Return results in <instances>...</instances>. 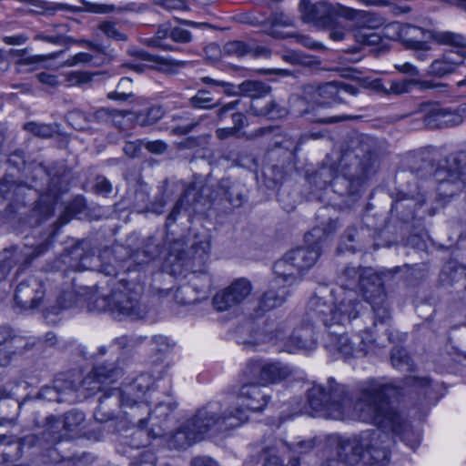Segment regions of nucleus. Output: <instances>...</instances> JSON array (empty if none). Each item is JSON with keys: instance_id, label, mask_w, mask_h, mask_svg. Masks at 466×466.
Segmentation results:
<instances>
[{"instance_id": "41", "label": "nucleus", "mask_w": 466, "mask_h": 466, "mask_svg": "<svg viewBox=\"0 0 466 466\" xmlns=\"http://www.w3.org/2000/svg\"><path fill=\"white\" fill-rule=\"evenodd\" d=\"M429 128H441L443 108L434 104H423L416 113Z\"/></svg>"}, {"instance_id": "38", "label": "nucleus", "mask_w": 466, "mask_h": 466, "mask_svg": "<svg viewBox=\"0 0 466 466\" xmlns=\"http://www.w3.org/2000/svg\"><path fill=\"white\" fill-rule=\"evenodd\" d=\"M289 295L288 287L279 285L273 287V279L269 283V289L263 293L258 302V309L261 312L270 310L284 303Z\"/></svg>"}, {"instance_id": "14", "label": "nucleus", "mask_w": 466, "mask_h": 466, "mask_svg": "<svg viewBox=\"0 0 466 466\" xmlns=\"http://www.w3.org/2000/svg\"><path fill=\"white\" fill-rule=\"evenodd\" d=\"M58 439L59 435L53 434L51 431H43L41 436L29 434L22 439H15L13 435H6L0 432V445L5 446V449L2 451V455L6 461L17 460L22 456L25 447H44L46 443H53L58 441Z\"/></svg>"}, {"instance_id": "2", "label": "nucleus", "mask_w": 466, "mask_h": 466, "mask_svg": "<svg viewBox=\"0 0 466 466\" xmlns=\"http://www.w3.org/2000/svg\"><path fill=\"white\" fill-rule=\"evenodd\" d=\"M378 154L376 138L350 133L339 151L327 155L318 168L309 175V182L318 189L330 186L339 196H357L365 182L376 173Z\"/></svg>"}, {"instance_id": "9", "label": "nucleus", "mask_w": 466, "mask_h": 466, "mask_svg": "<svg viewBox=\"0 0 466 466\" xmlns=\"http://www.w3.org/2000/svg\"><path fill=\"white\" fill-rule=\"evenodd\" d=\"M375 339L370 330L365 329L349 337L337 330L329 329L325 347L329 351H337L344 358H358L366 356L374 347Z\"/></svg>"}, {"instance_id": "63", "label": "nucleus", "mask_w": 466, "mask_h": 466, "mask_svg": "<svg viewBox=\"0 0 466 466\" xmlns=\"http://www.w3.org/2000/svg\"><path fill=\"white\" fill-rule=\"evenodd\" d=\"M194 187L189 186L187 187L181 198L176 202L174 208H172L171 212L168 214L167 218L166 227L168 228L172 224H174L177 220V216L180 213V210L184 205L185 202H187V198L194 191Z\"/></svg>"}, {"instance_id": "25", "label": "nucleus", "mask_w": 466, "mask_h": 466, "mask_svg": "<svg viewBox=\"0 0 466 466\" xmlns=\"http://www.w3.org/2000/svg\"><path fill=\"white\" fill-rule=\"evenodd\" d=\"M317 347L313 324L296 329L286 339L283 350L293 353L299 350L311 351Z\"/></svg>"}, {"instance_id": "26", "label": "nucleus", "mask_w": 466, "mask_h": 466, "mask_svg": "<svg viewBox=\"0 0 466 466\" xmlns=\"http://www.w3.org/2000/svg\"><path fill=\"white\" fill-rule=\"evenodd\" d=\"M273 271L275 274L273 287H279L281 284L289 287L296 283L302 276V273L288 252L275 262Z\"/></svg>"}, {"instance_id": "56", "label": "nucleus", "mask_w": 466, "mask_h": 466, "mask_svg": "<svg viewBox=\"0 0 466 466\" xmlns=\"http://www.w3.org/2000/svg\"><path fill=\"white\" fill-rule=\"evenodd\" d=\"M370 304L374 313V324H377V322L385 323L390 319V311L386 295L382 298L371 300Z\"/></svg>"}, {"instance_id": "54", "label": "nucleus", "mask_w": 466, "mask_h": 466, "mask_svg": "<svg viewBox=\"0 0 466 466\" xmlns=\"http://www.w3.org/2000/svg\"><path fill=\"white\" fill-rule=\"evenodd\" d=\"M128 114L127 111L110 109L107 107H102L89 115L88 121L96 122L99 124H110L112 119L116 117H122L123 116H127Z\"/></svg>"}, {"instance_id": "59", "label": "nucleus", "mask_w": 466, "mask_h": 466, "mask_svg": "<svg viewBox=\"0 0 466 466\" xmlns=\"http://www.w3.org/2000/svg\"><path fill=\"white\" fill-rule=\"evenodd\" d=\"M251 52V47L243 41H228L223 46V53L227 56L242 57Z\"/></svg>"}, {"instance_id": "32", "label": "nucleus", "mask_w": 466, "mask_h": 466, "mask_svg": "<svg viewBox=\"0 0 466 466\" xmlns=\"http://www.w3.org/2000/svg\"><path fill=\"white\" fill-rule=\"evenodd\" d=\"M85 421V414L77 410H72L65 413L63 416L62 424L66 431H77L81 425ZM61 421L55 417L47 418V428L43 431H51L53 434H58V441H55V443L58 442L61 439V434L58 431L59 425ZM54 444V442L52 443Z\"/></svg>"}, {"instance_id": "49", "label": "nucleus", "mask_w": 466, "mask_h": 466, "mask_svg": "<svg viewBox=\"0 0 466 466\" xmlns=\"http://www.w3.org/2000/svg\"><path fill=\"white\" fill-rule=\"evenodd\" d=\"M390 361L395 369L400 370H412L413 360L408 354L407 350L401 347H395L390 353Z\"/></svg>"}, {"instance_id": "37", "label": "nucleus", "mask_w": 466, "mask_h": 466, "mask_svg": "<svg viewBox=\"0 0 466 466\" xmlns=\"http://www.w3.org/2000/svg\"><path fill=\"white\" fill-rule=\"evenodd\" d=\"M177 408V403L175 401H167V402H159L157 405H156L155 409L151 410L149 409V412L146 413V415L149 416V419L151 420H157L156 422H152V426H158V429L156 430L154 428H151L148 431V435L152 438H158L163 435L164 431L161 429V426L158 425L161 421H164L167 419L169 414L175 410ZM143 415L145 413H140L139 418H144Z\"/></svg>"}, {"instance_id": "20", "label": "nucleus", "mask_w": 466, "mask_h": 466, "mask_svg": "<svg viewBox=\"0 0 466 466\" xmlns=\"http://www.w3.org/2000/svg\"><path fill=\"white\" fill-rule=\"evenodd\" d=\"M425 203V196L421 188L414 184V188L400 190L397 194L395 202L391 207V212L395 213L402 221L409 222L417 217L416 208Z\"/></svg>"}, {"instance_id": "18", "label": "nucleus", "mask_w": 466, "mask_h": 466, "mask_svg": "<svg viewBox=\"0 0 466 466\" xmlns=\"http://www.w3.org/2000/svg\"><path fill=\"white\" fill-rule=\"evenodd\" d=\"M54 232L50 233L48 238L44 242L38 244L35 248H25V250L18 251L17 248H5L0 252V281L4 280L10 270L16 265L22 258H24V264H29L35 258L40 256L45 252L50 243V238Z\"/></svg>"}, {"instance_id": "44", "label": "nucleus", "mask_w": 466, "mask_h": 466, "mask_svg": "<svg viewBox=\"0 0 466 466\" xmlns=\"http://www.w3.org/2000/svg\"><path fill=\"white\" fill-rule=\"evenodd\" d=\"M249 23L251 25H270L272 28L274 27H290L294 25V18L283 11L277 10L275 11L270 18L265 20H259L256 16H251L249 18Z\"/></svg>"}, {"instance_id": "53", "label": "nucleus", "mask_w": 466, "mask_h": 466, "mask_svg": "<svg viewBox=\"0 0 466 466\" xmlns=\"http://www.w3.org/2000/svg\"><path fill=\"white\" fill-rule=\"evenodd\" d=\"M433 31L425 30L421 27H418L411 25H407L403 26L400 30V36L402 39V43L405 46H408V40H417V41H428L431 39L430 36Z\"/></svg>"}, {"instance_id": "19", "label": "nucleus", "mask_w": 466, "mask_h": 466, "mask_svg": "<svg viewBox=\"0 0 466 466\" xmlns=\"http://www.w3.org/2000/svg\"><path fill=\"white\" fill-rule=\"evenodd\" d=\"M262 385L256 381H247L238 390V398L241 404L230 406L231 408H240L244 410L246 418L245 422L248 420L250 412H262L268 406L270 396L261 388Z\"/></svg>"}, {"instance_id": "29", "label": "nucleus", "mask_w": 466, "mask_h": 466, "mask_svg": "<svg viewBox=\"0 0 466 466\" xmlns=\"http://www.w3.org/2000/svg\"><path fill=\"white\" fill-rule=\"evenodd\" d=\"M372 229L369 227L350 228L343 236V245L351 252L366 250L371 243Z\"/></svg>"}, {"instance_id": "62", "label": "nucleus", "mask_w": 466, "mask_h": 466, "mask_svg": "<svg viewBox=\"0 0 466 466\" xmlns=\"http://www.w3.org/2000/svg\"><path fill=\"white\" fill-rule=\"evenodd\" d=\"M97 28L107 38H111L116 41H127V35L120 32L119 29L116 27V24L112 21H104L98 25Z\"/></svg>"}, {"instance_id": "46", "label": "nucleus", "mask_w": 466, "mask_h": 466, "mask_svg": "<svg viewBox=\"0 0 466 466\" xmlns=\"http://www.w3.org/2000/svg\"><path fill=\"white\" fill-rule=\"evenodd\" d=\"M12 330L7 327H0V365L8 364L12 355L15 353V347L12 345Z\"/></svg>"}, {"instance_id": "43", "label": "nucleus", "mask_w": 466, "mask_h": 466, "mask_svg": "<svg viewBox=\"0 0 466 466\" xmlns=\"http://www.w3.org/2000/svg\"><path fill=\"white\" fill-rule=\"evenodd\" d=\"M409 168L415 177L426 179L432 175L433 164L428 157H424L421 155H414L410 157Z\"/></svg>"}, {"instance_id": "55", "label": "nucleus", "mask_w": 466, "mask_h": 466, "mask_svg": "<svg viewBox=\"0 0 466 466\" xmlns=\"http://www.w3.org/2000/svg\"><path fill=\"white\" fill-rule=\"evenodd\" d=\"M76 302V294L73 290H64L56 299V304L46 309L47 313L58 314L61 310L72 308Z\"/></svg>"}, {"instance_id": "11", "label": "nucleus", "mask_w": 466, "mask_h": 466, "mask_svg": "<svg viewBox=\"0 0 466 466\" xmlns=\"http://www.w3.org/2000/svg\"><path fill=\"white\" fill-rule=\"evenodd\" d=\"M291 374L289 368L280 362H266L260 360H249L243 371L246 381H256L266 386L278 383Z\"/></svg>"}, {"instance_id": "34", "label": "nucleus", "mask_w": 466, "mask_h": 466, "mask_svg": "<svg viewBox=\"0 0 466 466\" xmlns=\"http://www.w3.org/2000/svg\"><path fill=\"white\" fill-rule=\"evenodd\" d=\"M328 106V103L322 102L320 100L312 101V105L305 108L301 112V116H306V118L313 123L331 125L338 122H341L344 120L354 119L356 116H326L322 114V109Z\"/></svg>"}, {"instance_id": "40", "label": "nucleus", "mask_w": 466, "mask_h": 466, "mask_svg": "<svg viewBox=\"0 0 466 466\" xmlns=\"http://www.w3.org/2000/svg\"><path fill=\"white\" fill-rule=\"evenodd\" d=\"M369 268L347 266L339 275L338 280L340 285L337 291L356 290L364 277V270Z\"/></svg>"}, {"instance_id": "6", "label": "nucleus", "mask_w": 466, "mask_h": 466, "mask_svg": "<svg viewBox=\"0 0 466 466\" xmlns=\"http://www.w3.org/2000/svg\"><path fill=\"white\" fill-rule=\"evenodd\" d=\"M245 412L240 408L211 401L199 408L189 420L203 440L207 433L218 434L239 427L245 423Z\"/></svg>"}, {"instance_id": "28", "label": "nucleus", "mask_w": 466, "mask_h": 466, "mask_svg": "<svg viewBox=\"0 0 466 466\" xmlns=\"http://www.w3.org/2000/svg\"><path fill=\"white\" fill-rule=\"evenodd\" d=\"M218 194L234 208L241 207L247 197L244 185L229 177H223L218 181Z\"/></svg>"}, {"instance_id": "5", "label": "nucleus", "mask_w": 466, "mask_h": 466, "mask_svg": "<svg viewBox=\"0 0 466 466\" xmlns=\"http://www.w3.org/2000/svg\"><path fill=\"white\" fill-rule=\"evenodd\" d=\"M122 249L121 247L106 248L96 258L90 241L82 239L65 249L58 258L57 267L65 271L97 270L106 276H116L120 267L116 255Z\"/></svg>"}, {"instance_id": "57", "label": "nucleus", "mask_w": 466, "mask_h": 466, "mask_svg": "<svg viewBox=\"0 0 466 466\" xmlns=\"http://www.w3.org/2000/svg\"><path fill=\"white\" fill-rule=\"evenodd\" d=\"M323 28L328 29L329 37L334 41H341L349 34L346 23L337 20L333 15L330 23L325 25Z\"/></svg>"}, {"instance_id": "13", "label": "nucleus", "mask_w": 466, "mask_h": 466, "mask_svg": "<svg viewBox=\"0 0 466 466\" xmlns=\"http://www.w3.org/2000/svg\"><path fill=\"white\" fill-rule=\"evenodd\" d=\"M46 285L41 278L29 276L16 286L15 303L23 311H34L46 300Z\"/></svg>"}, {"instance_id": "61", "label": "nucleus", "mask_w": 466, "mask_h": 466, "mask_svg": "<svg viewBox=\"0 0 466 466\" xmlns=\"http://www.w3.org/2000/svg\"><path fill=\"white\" fill-rule=\"evenodd\" d=\"M406 48L413 50L415 57L420 61H426L430 57V51L431 50L428 41H417L409 39L408 46Z\"/></svg>"}, {"instance_id": "35", "label": "nucleus", "mask_w": 466, "mask_h": 466, "mask_svg": "<svg viewBox=\"0 0 466 466\" xmlns=\"http://www.w3.org/2000/svg\"><path fill=\"white\" fill-rule=\"evenodd\" d=\"M68 31L69 25L67 24H56L46 32L37 31L34 35V40L57 46H67L76 42L75 38L66 35Z\"/></svg>"}, {"instance_id": "39", "label": "nucleus", "mask_w": 466, "mask_h": 466, "mask_svg": "<svg viewBox=\"0 0 466 466\" xmlns=\"http://www.w3.org/2000/svg\"><path fill=\"white\" fill-rule=\"evenodd\" d=\"M139 56H141V60L153 62L155 64L152 66V69L166 75L177 74V69L185 67L188 63L187 61L166 58L149 53H140Z\"/></svg>"}, {"instance_id": "31", "label": "nucleus", "mask_w": 466, "mask_h": 466, "mask_svg": "<svg viewBox=\"0 0 466 466\" xmlns=\"http://www.w3.org/2000/svg\"><path fill=\"white\" fill-rule=\"evenodd\" d=\"M362 278L358 289L368 303L386 295L381 278L372 268L365 269Z\"/></svg>"}, {"instance_id": "17", "label": "nucleus", "mask_w": 466, "mask_h": 466, "mask_svg": "<svg viewBox=\"0 0 466 466\" xmlns=\"http://www.w3.org/2000/svg\"><path fill=\"white\" fill-rule=\"evenodd\" d=\"M363 308L357 290L336 291L333 329L345 326L357 319Z\"/></svg>"}, {"instance_id": "51", "label": "nucleus", "mask_w": 466, "mask_h": 466, "mask_svg": "<svg viewBox=\"0 0 466 466\" xmlns=\"http://www.w3.org/2000/svg\"><path fill=\"white\" fill-rule=\"evenodd\" d=\"M165 115V111L162 106H151L145 111L137 113L136 120L141 127H148L156 124Z\"/></svg>"}, {"instance_id": "58", "label": "nucleus", "mask_w": 466, "mask_h": 466, "mask_svg": "<svg viewBox=\"0 0 466 466\" xmlns=\"http://www.w3.org/2000/svg\"><path fill=\"white\" fill-rule=\"evenodd\" d=\"M213 98L206 89H199L195 96L189 99L191 106L195 108L212 109L218 106V103H213Z\"/></svg>"}, {"instance_id": "45", "label": "nucleus", "mask_w": 466, "mask_h": 466, "mask_svg": "<svg viewBox=\"0 0 466 466\" xmlns=\"http://www.w3.org/2000/svg\"><path fill=\"white\" fill-rule=\"evenodd\" d=\"M238 92L243 96L258 98L270 93L271 87L261 81L246 80L238 85Z\"/></svg>"}, {"instance_id": "33", "label": "nucleus", "mask_w": 466, "mask_h": 466, "mask_svg": "<svg viewBox=\"0 0 466 466\" xmlns=\"http://www.w3.org/2000/svg\"><path fill=\"white\" fill-rule=\"evenodd\" d=\"M287 442L280 439H274L266 444L258 455V466H283L280 454L286 451Z\"/></svg>"}, {"instance_id": "12", "label": "nucleus", "mask_w": 466, "mask_h": 466, "mask_svg": "<svg viewBox=\"0 0 466 466\" xmlns=\"http://www.w3.org/2000/svg\"><path fill=\"white\" fill-rule=\"evenodd\" d=\"M336 291L327 285L319 286L307 304V315L317 319L328 329H333Z\"/></svg>"}, {"instance_id": "24", "label": "nucleus", "mask_w": 466, "mask_h": 466, "mask_svg": "<svg viewBox=\"0 0 466 466\" xmlns=\"http://www.w3.org/2000/svg\"><path fill=\"white\" fill-rule=\"evenodd\" d=\"M37 397L48 401H74L76 399V384L62 377L54 380L53 386H45L39 390Z\"/></svg>"}, {"instance_id": "48", "label": "nucleus", "mask_w": 466, "mask_h": 466, "mask_svg": "<svg viewBox=\"0 0 466 466\" xmlns=\"http://www.w3.org/2000/svg\"><path fill=\"white\" fill-rule=\"evenodd\" d=\"M420 85L422 89H430L435 88L437 86H441V84H432L430 81H417L415 79H401L398 81H393L390 84V90L393 94L400 95L403 93H408L410 88L415 85Z\"/></svg>"}, {"instance_id": "4", "label": "nucleus", "mask_w": 466, "mask_h": 466, "mask_svg": "<svg viewBox=\"0 0 466 466\" xmlns=\"http://www.w3.org/2000/svg\"><path fill=\"white\" fill-rule=\"evenodd\" d=\"M152 378L148 374H140L131 382L121 388H112L104 391L98 399V406L94 412V418L99 422H106L115 418L119 407L129 408L130 412L125 411L130 417V421L144 429L147 424V417L139 418L140 413H148L149 407L143 398L152 385Z\"/></svg>"}, {"instance_id": "22", "label": "nucleus", "mask_w": 466, "mask_h": 466, "mask_svg": "<svg viewBox=\"0 0 466 466\" xmlns=\"http://www.w3.org/2000/svg\"><path fill=\"white\" fill-rule=\"evenodd\" d=\"M191 285L184 286L176 290L177 301L183 305L198 302L207 299L211 287V277L206 271L194 272L190 279Z\"/></svg>"}, {"instance_id": "60", "label": "nucleus", "mask_w": 466, "mask_h": 466, "mask_svg": "<svg viewBox=\"0 0 466 466\" xmlns=\"http://www.w3.org/2000/svg\"><path fill=\"white\" fill-rule=\"evenodd\" d=\"M210 242L208 239L194 242L191 245L190 258L197 260L199 263H204L208 258Z\"/></svg>"}, {"instance_id": "36", "label": "nucleus", "mask_w": 466, "mask_h": 466, "mask_svg": "<svg viewBox=\"0 0 466 466\" xmlns=\"http://www.w3.org/2000/svg\"><path fill=\"white\" fill-rule=\"evenodd\" d=\"M293 262L303 274L315 265L320 256V248L318 243L309 248H298L288 252Z\"/></svg>"}, {"instance_id": "16", "label": "nucleus", "mask_w": 466, "mask_h": 466, "mask_svg": "<svg viewBox=\"0 0 466 466\" xmlns=\"http://www.w3.org/2000/svg\"><path fill=\"white\" fill-rule=\"evenodd\" d=\"M113 315L128 317L132 319H143L147 313V307L141 302L140 296L128 289L112 291Z\"/></svg>"}, {"instance_id": "7", "label": "nucleus", "mask_w": 466, "mask_h": 466, "mask_svg": "<svg viewBox=\"0 0 466 466\" xmlns=\"http://www.w3.org/2000/svg\"><path fill=\"white\" fill-rule=\"evenodd\" d=\"M338 15L347 20L353 21L351 35L358 46L354 52L360 51L363 46H377L381 37L379 34L372 32V29L380 27L384 20L376 14L360 11L338 4Z\"/></svg>"}, {"instance_id": "1", "label": "nucleus", "mask_w": 466, "mask_h": 466, "mask_svg": "<svg viewBox=\"0 0 466 466\" xmlns=\"http://www.w3.org/2000/svg\"><path fill=\"white\" fill-rule=\"evenodd\" d=\"M401 388L382 379H370L359 389L354 402L345 387L333 379L327 385L314 384L308 390V404L311 410L333 420L353 419L401 432L402 419L391 409V399L397 398Z\"/></svg>"}, {"instance_id": "8", "label": "nucleus", "mask_w": 466, "mask_h": 466, "mask_svg": "<svg viewBox=\"0 0 466 466\" xmlns=\"http://www.w3.org/2000/svg\"><path fill=\"white\" fill-rule=\"evenodd\" d=\"M438 193L451 198L466 188V155L452 154L433 173Z\"/></svg>"}, {"instance_id": "30", "label": "nucleus", "mask_w": 466, "mask_h": 466, "mask_svg": "<svg viewBox=\"0 0 466 466\" xmlns=\"http://www.w3.org/2000/svg\"><path fill=\"white\" fill-rule=\"evenodd\" d=\"M201 440L195 427L190 425L188 419L171 434L167 444L170 449L185 450Z\"/></svg>"}, {"instance_id": "21", "label": "nucleus", "mask_w": 466, "mask_h": 466, "mask_svg": "<svg viewBox=\"0 0 466 466\" xmlns=\"http://www.w3.org/2000/svg\"><path fill=\"white\" fill-rule=\"evenodd\" d=\"M359 93V89L349 84H337L334 82L324 83L322 85L314 86L308 85L303 90V101L319 100V98H331L337 103H344L345 99L343 95L348 94L356 96Z\"/></svg>"}, {"instance_id": "27", "label": "nucleus", "mask_w": 466, "mask_h": 466, "mask_svg": "<svg viewBox=\"0 0 466 466\" xmlns=\"http://www.w3.org/2000/svg\"><path fill=\"white\" fill-rule=\"evenodd\" d=\"M464 57V54L461 51L445 52L440 58L431 62L427 74L431 76L444 77L454 73L463 64Z\"/></svg>"}, {"instance_id": "52", "label": "nucleus", "mask_w": 466, "mask_h": 466, "mask_svg": "<svg viewBox=\"0 0 466 466\" xmlns=\"http://www.w3.org/2000/svg\"><path fill=\"white\" fill-rule=\"evenodd\" d=\"M101 73L86 72V71H71L65 75L66 81L68 86H89L96 76H100Z\"/></svg>"}, {"instance_id": "15", "label": "nucleus", "mask_w": 466, "mask_h": 466, "mask_svg": "<svg viewBox=\"0 0 466 466\" xmlns=\"http://www.w3.org/2000/svg\"><path fill=\"white\" fill-rule=\"evenodd\" d=\"M252 289L248 279H237L213 297V305L218 311L235 309L251 295Z\"/></svg>"}, {"instance_id": "10", "label": "nucleus", "mask_w": 466, "mask_h": 466, "mask_svg": "<svg viewBox=\"0 0 466 466\" xmlns=\"http://www.w3.org/2000/svg\"><path fill=\"white\" fill-rule=\"evenodd\" d=\"M124 375V370L116 363H102L96 365L82 380L78 386L76 385V393L79 392L86 398L97 391L105 390L106 385L118 380Z\"/></svg>"}, {"instance_id": "64", "label": "nucleus", "mask_w": 466, "mask_h": 466, "mask_svg": "<svg viewBox=\"0 0 466 466\" xmlns=\"http://www.w3.org/2000/svg\"><path fill=\"white\" fill-rule=\"evenodd\" d=\"M89 309L102 312L110 311L113 314L112 293L109 296H97L88 304Z\"/></svg>"}, {"instance_id": "23", "label": "nucleus", "mask_w": 466, "mask_h": 466, "mask_svg": "<svg viewBox=\"0 0 466 466\" xmlns=\"http://www.w3.org/2000/svg\"><path fill=\"white\" fill-rule=\"evenodd\" d=\"M299 10L305 22L324 27L325 25L330 23L333 15H338V5L332 6L324 2L312 4L309 1L302 0L299 3Z\"/></svg>"}, {"instance_id": "3", "label": "nucleus", "mask_w": 466, "mask_h": 466, "mask_svg": "<svg viewBox=\"0 0 466 466\" xmlns=\"http://www.w3.org/2000/svg\"><path fill=\"white\" fill-rule=\"evenodd\" d=\"M391 409L402 419L401 432H394L390 429L369 430L350 438L337 439L334 454L320 466H359L384 465L389 461L391 440L385 431L401 436L402 441L411 449L419 446L420 437L415 434L406 420L395 409Z\"/></svg>"}, {"instance_id": "50", "label": "nucleus", "mask_w": 466, "mask_h": 466, "mask_svg": "<svg viewBox=\"0 0 466 466\" xmlns=\"http://www.w3.org/2000/svg\"><path fill=\"white\" fill-rule=\"evenodd\" d=\"M59 126L57 124H44L37 122H27L24 125V129L32 133L35 137L49 138L58 133Z\"/></svg>"}, {"instance_id": "47", "label": "nucleus", "mask_w": 466, "mask_h": 466, "mask_svg": "<svg viewBox=\"0 0 466 466\" xmlns=\"http://www.w3.org/2000/svg\"><path fill=\"white\" fill-rule=\"evenodd\" d=\"M430 36L440 45L466 48V38L461 34L450 31H433Z\"/></svg>"}, {"instance_id": "42", "label": "nucleus", "mask_w": 466, "mask_h": 466, "mask_svg": "<svg viewBox=\"0 0 466 466\" xmlns=\"http://www.w3.org/2000/svg\"><path fill=\"white\" fill-rule=\"evenodd\" d=\"M170 25L163 24L157 27L154 36L144 40V44L149 47L159 48L164 51H177L178 48L167 40L170 38Z\"/></svg>"}]
</instances>
